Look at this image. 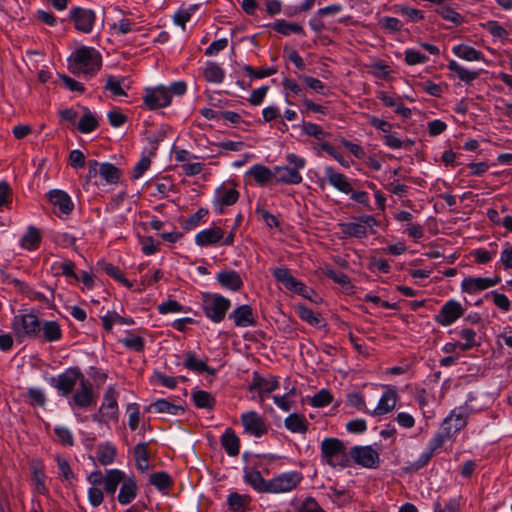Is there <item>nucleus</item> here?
Wrapping results in <instances>:
<instances>
[{
	"mask_svg": "<svg viewBox=\"0 0 512 512\" xmlns=\"http://www.w3.org/2000/svg\"><path fill=\"white\" fill-rule=\"evenodd\" d=\"M102 57L100 53L87 46L76 49L68 59V68L75 75L93 76L100 70Z\"/></svg>",
	"mask_w": 512,
	"mask_h": 512,
	"instance_id": "1",
	"label": "nucleus"
},
{
	"mask_svg": "<svg viewBox=\"0 0 512 512\" xmlns=\"http://www.w3.org/2000/svg\"><path fill=\"white\" fill-rule=\"evenodd\" d=\"M320 449L322 461L330 467L347 468L350 466L347 447L340 439L334 437L324 438Z\"/></svg>",
	"mask_w": 512,
	"mask_h": 512,
	"instance_id": "2",
	"label": "nucleus"
},
{
	"mask_svg": "<svg viewBox=\"0 0 512 512\" xmlns=\"http://www.w3.org/2000/svg\"><path fill=\"white\" fill-rule=\"evenodd\" d=\"M122 173L119 168L109 162H98L90 160L88 162L87 183L94 185L109 184L114 185L120 181Z\"/></svg>",
	"mask_w": 512,
	"mask_h": 512,
	"instance_id": "3",
	"label": "nucleus"
},
{
	"mask_svg": "<svg viewBox=\"0 0 512 512\" xmlns=\"http://www.w3.org/2000/svg\"><path fill=\"white\" fill-rule=\"evenodd\" d=\"M231 306L230 300L217 293H204L202 307L207 318L214 323L221 322Z\"/></svg>",
	"mask_w": 512,
	"mask_h": 512,
	"instance_id": "4",
	"label": "nucleus"
},
{
	"mask_svg": "<svg viewBox=\"0 0 512 512\" xmlns=\"http://www.w3.org/2000/svg\"><path fill=\"white\" fill-rule=\"evenodd\" d=\"M12 329L17 339L35 338L41 332V322L32 313L14 316Z\"/></svg>",
	"mask_w": 512,
	"mask_h": 512,
	"instance_id": "5",
	"label": "nucleus"
},
{
	"mask_svg": "<svg viewBox=\"0 0 512 512\" xmlns=\"http://www.w3.org/2000/svg\"><path fill=\"white\" fill-rule=\"evenodd\" d=\"M350 461L367 469H375L380 464V454L372 446H353L348 452Z\"/></svg>",
	"mask_w": 512,
	"mask_h": 512,
	"instance_id": "6",
	"label": "nucleus"
},
{
	"mask_svg": "<svg viewBox=\"0 0 512 512\" xmlns=\"http://www.w3.org/2000/svg\"><path fill=\"white\" fill-rule=\"evenodd\" d=\"M272 274L276 281L281 283L288 291L310 299L312 292L303 282L297 280L286 267L275 268Z\"/></svg>",
	"mask_w": 512,
	"mask_h": 512,
	"instance_id": "7",
	"label": "nucleus"
},
{
	"mask_svg": "<svg viewBox=\"0 0 512 512\" xmlns=\"http://www.w3.org/2000/svg\"><path fill=\"white\" fill-rule=\"evenodd\" d=\"M83 373L79 368H69L57 378L52 377L50 383L63 396H68L74 390L76 384L84 379Z\"/></svg>",
	"mask_w": 512,
	"mask_h": 512,
	"instance_id": "8",
	"label": "nucleus"
},
{
	"mask_svg": "<svg viewBox=\"0 0 512 512\" xmlns=\"http://www.w3.org/2000/svg\"><path fill=\"white\" fill-rule=\"evenodd\" d=\"M375 225H377V221L372 215L360 216L356 222H344L338 224L342 234L359 239L367 237L368 228H372Z\"/></svg>",
	"mask_w": 512,
	"mask_h": 512,
	"instance_id": "9",
	"label": "nucleus"
},
{
	"mask_svg": "<svg viewBox=\"0 0 512 512\" xmlns=\"http://www.w3.org/2000/svg\"><path fill=\"white\" fill-rule=\"evenodd\" d=\"M302 481L299 472L290 471L282 473L269 480L268 493L279 494L290 492L295 489Z\"/></svg>",
	"mask_w": 512,
	"mask_h": 512,
	"instance_id": "10",
	"label": "nucleus"
},
{
	"mask_svg": "<svg viewBox=\"0 0 512 512\" xmlns=\"http://www.w3.org/2000/svg\"><path fill=\"white\" fill-rule=\"evenodd\" d=\"M117 398L118 392L115 387L109 386L103 397V402L99 410L100 415H94L93 419L98 422L116 419L118 414Z\"/></svg>",
	"mask_w": 512,
	"mask_h": 512,
	"instance_id": "11",
	"label": "nucleus"
},
{
	"mask_svg": "<svg viewBox=\"0 0 512 512\" xmlns=\"http://www.w3.org/2000/svg\"><path fill=\"white\" fill-rule=\"evenodd\" d=\"M468 416L467 408L457 407L443 420L441 427L452 438L466 426Z\"/></svg>",
	"mask_w": 512,
	"mask_h": 512,
	"instance_id": "12",
	"label": "nucleus"
},
{
	"mask_svg": "<svg viewBox=\"0 0 512 512\" xmlns=\"http://www.w3.org/2000/svg\"><path fill=\"white\" fill-rule=\"evenodd\" d=\"M143 101L148 109L155 110L169 106L171 103V95L165 86L146 88Z\"/></svg>",
	"mask_w": 512,
	"mask_h": 512,
	"instance_id": "13",
	"label": "nucleus"
},
{
	"mask_svg": "<svg viewBox=\"0 0 512 512\" xmlns=\"http://www.w3.org/2000/svg\"><path fill=\"white\" fill-rule=\"evenodd\" d=\"M69 16L78 31L85 34L92 32L96 20V14L93 10L75 7L70 10Z\"/></svg>",
	"mask_w": 512,
	"mask_h": 512,
	"instance_id": "14",
	"label": "nucleus"
},
{
	"mask_svg": "<svg viewBox=\"0 0 512 512\" xmlns=\"http://www.w3.org/2000/svg\"><path fill=\"white\" fill-rule=\"evenodd\" d=\"M279 388V382L276 377H262L258 373H254L250 384V391L257 392L260 402L264 401V397Z\"/></svg>",
	"mask_w": 512,
	"mask_h": 512,
	"instance_id": "15",
	"label": "nucleus"
},
{
	"mask_svg": "<svg viewBox=\"0 0 512 512\" xmlns=\"http://www.w3.org/2000/svg\"><path fill=\"white\" fill-rule=\"evenodd\" d=\"M464 309L462 305L455 300L446 302L439 313L436 315L435 320L442 326H449L454 323L458 318L463 316Z\"/></svg>",
	"mask_w": 512,
	"mask_h": 512,
	"instance_id": "16",
	"label": "nucleus"
},
{
	"mask_svg": "<svg viewBox=\"0 0 512 512\" xmlns=\"http://www.w3.org/2000/svg\"><path fill=\"white\" fill-rule=\"evenodd\" d=\"M241 422L245 432L254 437H261L267 433L264 419L255 411L243 413L241 415Z\"/></svg>",
	"mask_w": 512,
	"mask_h": 512,
	"instance_id": "17",
	"label": "nucleus"
},
{
	"mask_svg": "<svg viewBox=\"0 0 512 512\" xmlns=\"http://www.w3.org/2000/svg\"><path fill=\"white\" fill-rule=\"evenodd\" d=\"M238 198L239 192L234 187L223 184L215 191L214 208L218 213H222L225 206L235 204Z\"/></svg>",
	"mask_w": 512,
	"mask_h": 512,
	"instance_id": "18",
	"label": "nucleus"
},
{
	"mask_svg": "<svg viewBox=\"0 0 512 512\" xmlns=\"http://www.w3.org/2000/svg\"><path fill=\"white\" fill-rule=\"evenodd\" d=\"M500 281L501 279L499 277H467L463 279L461 288L463 292L475 294L497 285Z\"/></svg>",
	"mask_w": 512,
	"mask_h": 512,
	"instance_id": "19",
	"label": "nucleus"
},
{
	"mask_svg": "<svg viewBox=\"0 0 512 512\" xmlns=\"http://www.w3.org/2000/svg\"><path fill=\"white\" fill-rule=\"evenodd\" d=\"M95 403V397L93 394L92 384L86 379H82L80 388L72 397L71 405H75L79 408H88Z\"/></svg>",
	"mask_w": 512,
	"mask_h": 512,
	"instance_id": "20",
	"label": "nucleus"
},
{
	"mask_svg": "<svg viewBox=\"0 0 512 512\" xmlns=\"http://www.w3.org/2000/svg\"><path fill=\"white\" fill-rule=\"evenodd\" d=\"M49 201L55 206L58 207L59 211L62 214L69 215L74 209V203L71 200V197L62 190L54 189L50 190L47 193Z\"/></svg>",
	"mask_w": 512,
	"mask_h": 512,
	"instance_id": "21",
	"label": "nucleus"
},
{
	"mask_svg": "<svg viewBox=\"0 0 512 512\" xmlns=\"http://www.w3.org/2000/svg\"><path fill=\"white\" fill-rule=\"evenodd\" d=\"M324 174L328 183L335 189L345 194L352 192V186L344 174L335 171L331 166L325 167Z\"/></svg>",
	"mask_w": 512,
	"mask_h": 512,
	"instance_id": "22",
	"label": "nucleus"
},
{
	"mask_svg": "<svg viewBox=\"0 0 512 512\" xmlns=\"http://www.w3.org/2000/svg\"><path fill=\"white\" fill-rule=\"evenodd\" d=\"M224 235L225 233L222 228L213 226L197 233L195 236V242L201 247L214 245L219 243L223 239Z\"/></svg>",
	"mask_w": 512,
	"mask_h": 512,
	"instance_id": "23",
	"label": "nucleus"
},
{
	"mask_svg": "<svg viewBox=\"0 0 512 512\" xmlns=\"http://www.w3.org/2000/svg\"><path fill=\"white\" fill-rule=\"evenodd\" d=\"M397 392L394 389H388L386 390L383 395L381 396L378 405L376 408L371 412L372 415L380 416L385 415L389 412H391L397 403Z\"/></svg>",
	"mask_w": 512,
	"mask_h": 512,
	"instance_id": "24",
	"label": "nucleus"
},
{
	"mask_svg": "<svg viewBox=\"0 0 512 512\" xmlns=\"http://www.w3.org/2000/svg\"><path fill=\"white\" fill-rule=\"evenodd\" d=\"M243 479L244 482L250 485L255 491L268 493L269 480H265L258 470L245 468Z\"/></svg>",
	"mask_w": 512,
	"mask_h": 512,
	"instance_id": "25",
	"label": "nucleus"
},
{
	"mask_svg": "<svg viewBox=\"0 0 512 512\" xmlns=\"http://www.w3.org/2000/svg\"><path fill=\"white\" fill-rule=\"evenodd\" d=\"M220 285L232 291H239L243 286V281L238 272L234 270H222L216 276Z\"/></svg>",
	"mask_w": 512,
	"mask_h": 512,
	"instance_id": "26",
	"label": "nucleus"
},
{
	"mask_svg": "<svg viewBox=\"0 0 512 512\" xmlns=\"http://www.w3.org/2000/svg\"><path fill=\"white\" fill-rule=\"evenodd\" d=\"M274 177L277 183L282 184H299L303 179L299 171L288 166H276Z\"/></svg>",
	"mask_w": 512,
	"mask_h": 512,
	"instance_id": "27",
	"label": "nucleus"
},
{
	"mask_svg": "<svg viewBox=\"0 0 512 512\" xmlns=\"http://www.w3.org/2000/svg\"><path fill=\"white\" fill-rule=\"evenodd\" d=\"M237 327H247L255 324L253 310L249 305H241L229 314Z\"/></svg>",
	"mask_w": 512,
	"mask_h": 512,
	"instance_id": "28",
	"label": "nucleus"
},
{
	"mask_svg": "<svg viewBox=\"0 0 512 512\" xmlns=\"http://www.w3.org/2000/svg\"><path fill=\"white\" fill-rule=\"evenodd\" d=\"M147 410L149 412L168 415H182L185 411L182 405L174 404L167 399H159L151 403Z\"/></svg>",
	"mask_w": 512,
	"mask_h": 512,
	"instance_id": "29",
	"label": "nucleus"
},
{
	"mask_svg": "<svg viewBox=\"0 0 512 512\" xmlns=\"http://www.w3.org/2000/svg\"><path fill=\"white\" fill-rule=\"evenodd\" d=\"M221 445L225 449L226 453L235 457L240 452V440L239 437L235 434V432L231 428H227L225 432L222 434Z\"/></svg>",
	"mask_w": 512,
	"mask_h": 512,
	"instance_id": "30",
	"label": "nucleus"
},
{
	"mask_svg": "<svg viewBox=\"0 0 512 512\" xmlns=\"http://www.w3.org/2000/svg\"><path fill=\"white\" fill-rule=\"evenodd\" d=\"M138 486L133 478L124 479L118 494V502L122 505L131 503L137 496Z\"/></svg>",
	"mask_w": 512,
	"mask_h": 512,
	"instance_id": "31",
	"label": "nucleus"
},
{
	"mask_svg": "<svg viewBox=\"0 0 512 512\" xmlns=\"http://www.w3.org/2000/svg\"><path fill=\"white\" fill-rule=\"evenodd\" d=\"M184 366L187 369H189V370H191L193 372H196V373L206 372V373H208L209 375H212V376H214L215 373H216L215 369L210 368L206 364V361L198 359L196 357V353L195 352H187L186 353V358H185V361H184Z\"/></svg>",
	"mask_w": 512,
	"mask_h": 512,
	"instance_id": "32",
	"label": "nucleus"
},
{
	"mask_svg": "<svg viewBox=\"0 0 512 512\" xmlns=\"http://www.w3.org/2000/svg\"><path fill=\"white\" fill-rule=\"evenodd\" d=\"M247 174L250 175L257 184L264 186L273 179L274 170L272 171L270 168L261 164H255L248 170Z\"/></svg>",
	"mask_w": 512,
	"mask_h": 512,
	"instance_id": "33",
	"label": "nucleus"
},
{
	"mask_svg": "<svg viewBox=\"0 0 512 512\" xmlns=\"http://www.w3.org/2000/svg\"><path fill=\"white\" fill-rule=\"evenodd\" d=\"M41 332L45 341L56 342L62 338V329L56 321H44L41 323Z\"/></svg>",
	"mask_w": 512,
	"mask_h": 512,
	"instance_id": "34",
	"label": "nucleus"
},
{
	"mask_svg": "<svg viewBox=\"0 0 512 512\" xmlns=\"http://www.w3.org/2000/svg\"><path fill=\"white\" fill-rule=\"evenodd\" d=\"M31 470L35 492L41 495H45L47 493V488L45 484L46 476L43 465L41 463H34L31 466Z\"/></svg>",
	"mask_w": 512,
	"mask_h": 512,
	"instance_id": "35",
	"label": "nucleus"
},
{
	"mask_svg": "<svg viewBox=\"0 0 512 512\" xmlns=\"http://www.w3.org/2000/svg\"><path fill=\"white\" fill-rule=\"evenodd\" d=\"M125 479V474L118 469L108 470L104 478L105 491L108 494H114L118 485Z\"/></svg>",
	"mask_w": 512,
	"mask_h": 512,
	"instance_id": "36",
	"label": "nucleus"
},
{
	"mask_svg": "<svg viewBox=\"0 0 512 512\" xmlns=\"http://www.w3.org/2000/svg\"><path fill=\"white\" fill-rule=\"evenodd\" d=\"M284 425L286 429L293 433H305L308 429V422L303 415L290 414L285 420Z\"/></svg>",
	"mask_w": 512,
	"mask_h": 512,
	"instance_id": "37",
	"label": "nucleus"
},
{
	"mask_svg": "<svg viewBox=\"0 0 512 512\" xmlns=\"http://www.w3.org/2000/svg\"><path fill=\"white\" fill-rule=\"evenodd\" d=\"M272 28L283 36H289L292 33L305 35V31L301 25L297 23H290L283 19L276 20L272 24Z\"/></svg>",
	"mask_w": 512,
	"mask_h": 512,
	"instance_id": "38",
	"label": "nucleus"
},
{
	"mask_svg": "<svg viewBox=\"0 0 512 512\" xmlns=\"http://www.w3.org/2000/svg\"><path fill=\"white\" fill-rule=\"evenodd\" d=\"M15 283L19 287L21 292L25 294L30 300L38 301L42 304L49 305L53 299V291H51L50 293L51 297H48L41 292L33 290L30 286L19 280H15Z\"/></svg>",
	"mask_w": 512,
	"mask_h": 512,
	"instance_id": "39",
	"label": "nucleus"
},
{
	"mask_svg": "<svg viewBox=\"0 0 512 512\" xmlns=\"http://www.w3.org/2000/svg\"><path fill=\"white\" fill-rule=\"evenodd\" d=\"M452 51L457 57L467 61H480L483 59L480 51L468 45H456L453 47Z\"/></svg>",
	"mask_w": 512,
	"mask_h": 512,
	"instance_id": "40",
	"label": "nucleus"
},
{
	"mask_svg": "<svg viewBox=\"0 0 512 512\" xmlns=\"http://www.w3.org/2000/svg\"><path fill=\"white\" fill-rule=\"evenodd\" d=\"M296 311H297L299 318L301 320L307 322L308 324L315 326V327H320L323 325L324 320L321 317V315L318 313H314L311 309H309L305 305H298L296 307Z\"/></svg>",
	"mask_w": 512,
	"mask_h": 512,
	"instance_id": "41",
	"label": "nucleus"
},
{
	"mask_svg": "<svg viewBox=\"0 0 512 512\" xmlns=\"http://www.w3.org/2000/svg\"><path fill=\"white\" fill-rule=\"evenodd\" d=\"M134 457L137 468L142 472L149 469V456H148V445L147 443H138L134 447Z\"/></svg>",
	"mask_w": 512,
	"mask_h": 512,
	"instance_id": "42",
	"label": "nucleus"
},
{
	"mask_svg": "<svg viewBox=\"0 0 512 512\" xmlns=\"http://www.w3.org/2000/svg\"><path fill=\"white\" fill-rule=\"evenodd\" d=\"M192 399L195 406L200 409H213L216 403L214 396L204 390L193 392Z\"/></svg>",
	"mask_w": 512,
	"mask_h": 512,
	"instance_id": "43",
	"label": "nucleus"
},
{
	"mask_svg": "<svg viewBox=\"0 0 512 512\" xmlns=\"http://www.w3.org/2000/svg\"><path fill=\"white\" fill-rule=\"evenodd\" d=\"M98 125L96 116L88 108H84V115L78 122V130L81 133L88 134L94 131Z\"/></svg>",
	"mask_w": 512,
	"mask_h": 512,
	"instance_id": "44",
	"label": "nucleus"
},
{
	"mask_svg": "<svg viewBox=\"0 0 512 512\" xmlns=\"http://www.w3.org/2000/svg\"><path fill=\"white\" fill-rule=\"evenodd\" d=\"M116 456V448L111 443H105L98 446L97 449V459L98 462L107 466L114 462Z\"/></svg>",
	"mask_w": 512,
	"mask_h": 512,
	"instance_id": "45",
	"label": "nucleus"
},
{
	"mask_svg": "<svg viewBox=\"0 0 512 512\" xmlns=\"http://www.w3.org/2000/svg\"><path fill=\"white\" fill-rule=\"evenodd\" d=\"M224 70L215 62H208L203 72L206 81L211 83H221L224 79Z\"/></svg>",
	"mask_w": 512,
	"mask_h": 512,
	"instance_id": "46",
	"label": "nucleus"
},
{
	"mask_svg": "<svg viewBox=\"0 0 512 512\" xmlns=\"http://www.w3.org/2000/svg\"><path fill=\"white\" fill-rule=\"evenodd\" d=\"M41 236L35 227H29L21 239V247L27 250H35L39 247Z\"/></svg>",
	"mask_w": 512,
	"mask_h": 512,
	"instance_id": "47",
	"label": "nucleus"
},
{
	"mask_svg": "<svg viewBox=\"0 0 512 512\" xmlns=\"http://www.w3.org/2000/svg\"><path fill=\"white\" fill-rule=\"evenodd\" d=\"M448 68L454 72L460 80L464 81L465 83H470L474 81L476 78H478L479 73L476 71H470L463 66H461L459 63H457L455 60H451L448 63Z\"/></svg>",
	"mask_w": 512,
	"mask_h": 512,
	"instance_id": "48",
	"label": "nucleus"
},
{
	"mask_svg": "<svg viewBox=\"0 0 512 512\" xmlns=\"http://www.w3.org/2000/svg\"><path fill=\"white\" fill-rule=\"evenodd\" d=\"M125 78L118 79L117 77L110 75L107 77L104 88L109 91L114 98L126 96L124 90Z\"/></svg>",
	"mask_w": 512,
	"mask_h": 512,
	"instance_id": "49",
	"label": "nucleus"
},
{
	"mask_svg": "<svg viewBox=\"0 0 512 512\" xmlns=\"http://www.w3.org/2000/svg\"><path fill=\"white\" fill-rule=\"evenodd\" d=\"M149 482L158 490H165L172 486L173 481L170 475L166 472H156L150 475Z\"/></svg>",
	"mask_w": 512,
	"mask_h": 512,
	"instance_id": "50",
	"label": "nucleus"
},
{
	"mask_svg": "<svg viewBox=\"0 0 512 512\" xmlns=\"http://www.w3.org/2000/svg\"><path fill=\"white\" fill-rule=\"evenodd\" d=\"M101 319L103 322V326H104L105 330H107V331H111L112 327L115 323L126 324V325L133 324L132 319L124 318V317L120 316L119 314H117L116 312H112V313L109 312L108 314L103 316Z\"/></svg>",
	"mask_w": 512,
	"mask_h": 512,
	"instance_id": "51",
	"label": "nucleus"
},
{
	"mask_svg": "<svg viewBox=\"0 0 512 512\" xmlns=\"http://www.w3.org/2000/svg\"><path fill=\"white\" fill-rule=\"evenodd\" d=\"M297 512H326L313 497H305L296 507Z\"/></svg>",
	"mask_w": 512,
	"mask_h": 512,
	"instance_id": "52",
	"label": "nucleus"
},
{
	"mask_svg": "<svg viewBox=\"0 0 512 512\" xmlns=\"http://www.w3.org/2000/svg\"><path fill=\"white\" fill-rule=\"evenodd\" d=\"M55 461L57 463L59 475L65 481L71 483V481L74 479V473H73L68 461L60 455L55 456Z\"/></svg>",
	"mask_w": 512,
	"mask_h": 512,
	"instance_id": "53",
	"label": "nucleus"
},
{
	"mask_svg": "<svg viewBox=\"0 0 512 512\" xmlns=\"http://www.w3.org/2000/svg\"><path fill=\"white\" fill-rule=\"evenodd\" d=\"M250 501L248 495H241L237 492H233L228 496L227 502L229 507L233 511H239L243 509Z\"/></svg>",
	"mask_w": 512,
	"mask_h": 512,
	"instance_id": "54",
	"label": "nucleus"
},
{
	"mask_svg": "<svg viewBox=\"0 0 512 512\" xmlns=\"http://www.w3.org/2000/svg\"><path fill=\"white\" fill-rule=\"evenodd\" d=\"M459 336L465 340V343H459V348L462 351H467L477 345L476 332L473 329H462Z\"/></svg>",
	"mask_w": 512,
	"mask_h": 512,
	"instance_id": "55",
	"label": "nucleus"
},
{
	"mask_svg": "<svg viewBox=\"0 0 512 512\" xmlns=\"http://www.w3.org/2000/svg\"><path fill=\"white\" fill-rule=\"evenodd\" d=\"M302 131L308 135L316 138L317 140H322L325 137L329 136L330 134L325 132L321 126L311 123V122H304L302 124Z\"/></svg>",
	"mask_w": 512,
	"mask_h": 512,
	"instance_id": "56",
	"label": "nucleus"
},
{
	"mask_svg": "<svg viewBox=\"0 0 512 512\" xmlns=\"http://www.w3.org/2000/svg\"><path fill=\"white\" fill-rule=\"evenodd\" d=\"M437 13L441 15L443 19L448 20L454 24H460L462 22V16L447 5H440V7L437 9Z\"/></svg>",
	"mask_w": 512,
	"mask_h": 512,
	"instance_id": "57",
	"label": "nucleus"
},
{
	"mask_svg": "<svg viewBox=\"0 0 512 512\" xmlns=\"http://www.w3.org/2000/svg\"><path fill=\"white\" fill-rule=\"evenodd\" d=\"M449 439H451V437L447 435L446 431L441 427L440 430L435 433L433 438L429 441L428 449L435 453V451L441 448L443 444Z\"/></svg>",
	"mask_w": 512,
	"mask_h": 512,
	"instance_id": "58",
	"label": "nucleus"
},
{
	"mask_svg": "<svg viewBox=\"0 0 512 512\" xmlns=\"http://www.w3.org/2000/svg\"><path fill=\"white\" fill-rule=\"evenodd\" d=\"M103 269L109 276L114 278L116 281L122 283L126 287L130 288L132 286L130 281L123 276L122 272L120 271V269L118 267H116L112 264L106 263L103 265Z\"/></svg>",
	"mask_w": 512,
	"mask_h": 512,
	"instance_id": "59",
	"label": "nucleus"
},
{
	"mask_svg": "<svg viewBox=\"0 0 512 512\" xmlns=\"http://www.w3.org/2000/svg\"><path fill=\"white\" fill-rule=\"evenodd\" d=\"M332 402V395L329 391L322 389L318 393H316L311 399V404L314 407H324L329 405Z\"/></svg>",
	"mask_w": 512,
	"mask_h": 512,
	"instance_id": "60",
	"label": "nucleus"
},
{
	"mask_svg": "<svg viewBox=\"0 0 512 512\" xmlns=\"http://www.w3.org/2000/svg\"><path fill=\"white\" fill-rule=\"evenodd\" d=\"M195 6L190 7L187 10H179L174 16V23L178 26H181L182 30H185L186 23L191 19Z\"/></svg>",
	"mask_w": 512,
	"mask_h": 512,
	"instance_id": "61",
	"label": "nucleus"
},
{
	"mask_svg": "<svg viewBox=\"0 0 512 512\" xmlns=\"http://www.w3.org/2000/svg\"><path fill=\"white\" fill-rule=\"evenodd\" d=\"M54 432L59 442L66 446H72L74 444V438L71 431L66 427H56Z\"/></svg>",
	"mask_w": 512,
	"mask_h": 512,
	"instance_id": "62",
	"label": "nucleus"
},
{
	"mask_svg": "<svg viewBox=\"0 0 512 512\" xmlns=\"http://www.w3.org/2000/svg\"><path fill=\"white\" fill-rule=\"evenodd\" d=\"M486 30L493 36L506 39L508 37V32L505 28H503L497 21H488L485 24Z\"/></svg>",
	"mask_w": 512,
	"mask_h": 512,
	"instance_id": "63",
	"label": "nucleus"
},
{
	"mask_svg": "<svg viewBox=\"0 0 512 512\" xmlns=\"http://www.w3.org/2000/svg\"><path fill=\"white\" fill-rule=\"evenodd\" d=\"M28 397L31 405L44 406L46 403V396L39 388H29Z\"/></svg>",
	"mask_w": 512,
	"mask_h": 512,
	"instance_id": "64",
	"label": "nucleus"
}]
</instances>
